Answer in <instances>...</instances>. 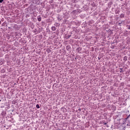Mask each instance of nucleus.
<instances>
[{
    "label": "nucleus",
    "mask_w": 130,
    "mask_h": 130,
    "mask_svg": "<svg viewBox=\"0 0 130 130\" xmlns=\"http://www.w3.org/2000/svg\"><path fill=\"white\" fill-rule=\"evenodd\" d=\"M38 20L39 21V22H40V21H41V17H38Z\"/></svg>",
    "instance_id": "nucleus-1"
},
{
    "label": "nucleus",
    "mask_w": 130,
    "mask_h": 130,
    "mask_svg": "<svg viewBox=\"0 0 130 130\" xmlns=\"http://www.w3.org/2000/svg\"><path fill=\"white\" fill-rule=\"evenodd\" d=\"M36 107H37V108H40V107H39V105H38V104H37V105H36Z\"/></svg>",
    "instance_id": "nucleus-2"
},
{
    "label": "nucleus",
    "mask_w": 130,
    "mask_h": 130,
    "mask_svg": "<svg viewBox=\"0 0 130 130\" xmlns=\"http://www.w3.org/2000/svg\"><path fill=\"white\" fill-rule=\"evenodd\" d=\"M4 2V0H0V3H3Z\"/></svg>",
    "instance_id": "nucleus-3"
},
{
    "label": "nucleus",
    "mask_w": 130,
    "mask_h": 130,
    "mask_svg": "<svg viewBox=\"0 0 130 130\" xmlns=\"http://www.w3.org/2000/svg\"><path fill=\"white\" fill-rule=\"evenodd\" d=\"M128 29H130V26L128 27Z\"/></svg>",
    "instance_id": "nucleus-4"
},
{
    "label": "nucleus",
    "mask_w": 130,
    "mask_h": 130,
    "mask_svg": "<svg viewBox=\"0 0 130 130\" xmlns=\"http://www.w3.org/2000/svg\"><path fill=\"white\" fill-rule=\"evenodd\" d=\"M53 28L54 29V27H53V28H52V29H53Z\"/></svg>",
    "instance_id": "nucleus-5"
},
{
    "label": "nucleus",
    "mask_w": 130,
    "mask_h": 130,
    "mask_svg": "<svg viewBox=\"0 0 130 130\" xmlns=\"http://www.w3.org/2000/svg\"><path fill=\"white\" fill-rule=\"evenodd\" d=\"M0 24H1V21H0Z\"/></svg>",
    "instance_id": "nucleus-6"
},
{
    "label": "nucleus",
    "mask_w": 130,
    "mask_h": 130,
    "mask_svg": "<svg viewBox=\"0 0 130 130\" xmlns=\"http://www.w3.org/2000/svg\"><path fill=\"white\" fill-rule=\"evenodd\" d=\"M121 1H122V0H121Z\"/></svg>",
    "instance_id": "nucleus-7"
}]
</instances>
